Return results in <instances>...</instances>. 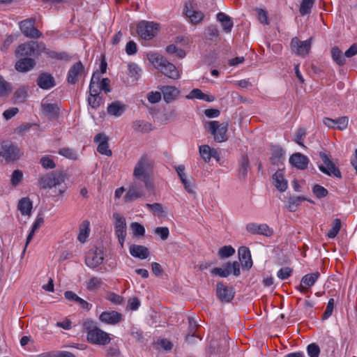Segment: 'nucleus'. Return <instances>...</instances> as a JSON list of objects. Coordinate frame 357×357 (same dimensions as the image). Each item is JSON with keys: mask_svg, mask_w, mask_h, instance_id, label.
<instances>
[{"mask_svg": "<svg viewBox=\"0 0 357 357\" xmlns=\"http://www.w3.org/2000/svg\"><path fill=\"white\" fill-rule=\"evenodd\" d=\"M82 328L83 332L86 333V340L89 343L98 346H105L111 343L109 334L100 329L97 322L91 319L83 320Z\"/></svg>", "mask_w": 357, "mask_h": 357, "instance_id": "obj_1", "label": "nucleus"}, {"mask_svg": "<svg viewBox=\"0 0 357 357\" xmlns=\"http://www.w3.org/2000/svg\"><path fill=\"white\" fill-rule=\"evenodd\" d=\"M153 163L149 156L143 155L138 160L133 169V176L142 181L149 191L154 190V183L151 178Z\"/></svg>", "mask_w": 357, "mask_h": 357, "instance_id": "obj_2", "label": "nucleus"}, {"mask_svg": "<svg viewBox=\"0 0 357 357\" xmlns=\"http://www.w3.org/2000/svg\"><path fill=\"white\" fill-rule=\"evenodd\" d=\"M45 50V45L43 43L31 40L18 45L15 51V55L17 58L35 59Z\"/></svg>", "mask_w": 357, "mask_h": 357, "instance_id": "obj_3", "label": "nucleus"}, {"mask_svg": "<svg viewBox=\"0 0 357 357\" xmlns=\"http://www.w3.org/2000/svg\"><path fill=\"white\" fill-rule=\"evenodd\" d=\"M150 61L155 68L163 75L172 79H178L180 74L176 67L169 62L165 57L156 54L151 56Z\"/></svg>", "mask_w": 357, "mask_h": 357, "instance_id": "obj_4", "label": "nucleus"}, {"mask_svg": "<svg viewBox=\"0 0 357 357\" xmlns=\"http://www.w3.org/2000/svg\"><path fill=\"white\" fill-rule=\"evenodd\" d=\"M23 152L14 143L6 140L0 143V158L6 162H14L22 158Z\"/></svg>", "mask_w": 357, "mask_h": 357, "instance_id": "obj_5", "label": "nucleus"}, {"mask_svg": "<svg viewBox=\"0 0 357 357\" xmlns=\"http://www.w3.org/2000/svg\"><path fill=\"white\" fill-rule=\"evenodd\" d=\"M65 179L66 175L63 172H52L40 176L38 183L42 189L52 188L63 183Z\"/></svg>", "mask_w": 357, "mask_h": 357, "instance_id": "obj_6", "label": "nucleus"}, {"mask_svg": "<svg viewBox=\"0 0 357 357\" xmlns=\"http://www.w3.org/2000/svg\"><path fill=\"white\" fill-rule=\"evenodd\" d=\"M159 24L153 22L142 21L137 26L138 35L144 40H151L157 34Z\"/></svg>", "mask_w": 357, "mask_h": 357, "instance_id": "obj_7", "label": "nucleus"}, {"mask_svg": "<svg viewBox=\"0 0 357 357\" xmlns=\"http://www.w3.org/2000/svg\"><path fill=\"white\" fill-rule=\"evenodd\" d=\"M208 131L213 135L214 139L217 142H222L227 139L226 133L228 129L227 123H220L217 121H208Z\"/></svg>", "mask_w": 357, "mask_h": 357, "instance_id": "obj_8", "label": "nucleus"}, {"mask_svg": "<svg viewBox=\"0 0 357 357\" xmlns=\"http://www.w3.org/2000/svg\"><path fill=\"white\" fill-rule=\"evenodd\" d=\"M114 219V231L121 248L124 246V241L127 235V227L126 218L118 213H113Z\"/></svg>", "mask_w": 357, "mask_h": 357, "instance_id": "obj_9", "label": "nucleus"}, {"mask_svg": "<svg viewBox=\"0 0 357 357\" xmlns=\"http://www.w3.org/2000/svg\"><path fill=\"white\" fill-rule=\"evenodd\" d=\"M183 14L194 25L200 24L204 18V14L202 11L195 9L191 1L185 2Z\"/></svg>", "mask_w": 357, "mask_h": 357, "instance_id": "obj_10", "label": "nucleus"}, {"mask_svg": "<svg viewBox=\"0 0 357 357\" xmlns=\"http://www.w3.org/2000/svg\"><path fill=\"white\" fill-rule=\"evenodd\" d=\"M35 22L36 18L31 17L20 23V29L26 37L37 39L42 36V33L34 27Z\"/></svg>", "mask_w": 357, "mask_h": 357, "instance_id": "obj_11", "label": "nucleus"}, {"mask_svg": "<svg viewBox=\"0 0 357 357\" xmlns=\"http://www.w3.org/2000/svg\"><path fill=\"white\" fill-rule=\"evenodd\" d=\"M231 272L235 276H238L241 274L240 265L238 261L228 262L225 264L224 268H214L211 271L212 275H218L222 278H227Z\"/></svg>", "mask_w": 357, "mask_h": 357, "instance_id": "obj_12", "label": "nucleus"}, {"mask_svg": "<svg viewBox=\"0 0 357 357\" xmlns=\"http://www.w3.org/2000/svg\"><path fill=\"white\" fill-rule=\"evenodd\" d=\"M143 197H144V192L142 185L137 181H133L130 184L124 196V202L126 203L132 202Z\"/></svg>", "mask_w": 357, "mask_h": 357, "instance_id": "obj_13", "label": "nucleus"}, {"mask_svg": "<svg viewBox=\"0 0 357 357\" xmlns=\"http://www.w3.org/2000/svg\"><path fill=\"white\" fill-rule=\"evenodd\" d=\"M319 155L325 165V166H319L320 171L327 175H333L335 177L341 178L342 176L339 169L335 167L328 155L324 152H320Z\"/></svg>", "mask_w": 357, "mask_h": 357, "instance_id": "obj_14", "label": "nucleus"}, {"mask_svg": "<svg viewBox=\"0 0 357 357\" xmlns=\"http://www.w3.org/2000/svg\"><path fill=\"white\" fill-rule=\"evenodd\" d=\"M291 51L296 55L305 56L309 54L311 48V40L301 41L297 37H294L291 41Z\"/></svg>", "mask_w": 357, "mask_h": 357, "instance_id": "obj_15", "label": "nucleus"}, {"mask_svg": "<svg viewBox=\"0 0 357 357\" xmlns=\"http://www.w3.org/2000/svg\"><path fill=\"white\" fill-rule=\"evenodd\" d=\"M103 259V251L100 248H96L86 253L85 263L89 268H94L101 264Z\"/></svg>", "mask_w": 357, "mask_h": 357, "instance_id": "obj_16", "label": "nucleus"}, {"mask_svg": "<svg viewBox=\"0 0 357 357\" xmlns=\"http://www.w3.org/2000/svg\"><path fill=\"white\" fill-rule=\"evenodd\" d=\"M235 291L233 287H228L222 282H218L216 285V296L222 303H229L234 297Z\"/></svg>", "mask_w": 357, "mask_h": 357, "instance_id": "obj_17", "label": "nucleus"}, {"mask_svg": "<svg viewBox=\"0 0 357 357\" xmlns=\"http://www.w3.org/2000/svg\"><path fill=\"white\" fill-rule=\"evenodd\" d=\"M123 314L119 312L105 311L99 316V320L106 324L116 325L123 321Z\"/></svg>", "mask_w": 357, "mask_h": 357, "instance_id": "obj_18", "label": "nucleus"}, {"mask_svg": "<svg viewBox=\"0 0 357 357\" xmlns=\"http://www.w3.org/2000/svg\"><path fill=\"white\" fill-rule=\"evenodd\" d=\"M320 273L316 271L312 273L305 275L301 280L300 285L297 287V289L301 293H307L310 288L312 287L317 279L319 278Z\"/></svg>", "mask_w": 357, "mask_h": 357, "instance_id": "obj_19", "label": "nucleus"}, {"mask_svg": "<svg viewBox=\"0 0 357 357\" xmlns=\"http://www.w3.org/2000/svg\"><path fill=\"white\" fill-rule=\"evenodd\" d=\"M109 137L105 134L98 133L94 137V142L98 144L97 151L107 156H111L112 151L109 148Z\"/></svg>", "mask_w": 357, "mask_h": 357, "instance_id": "obj_20", "label": "nucleus"}, {"mask_svg": "<svg viewBox=\"0 0 357 357\" xmlns=\"http://www.w3.org/2000/svg\"><path fill=\"white\" fill-rule=\"evenodd\" d=\"M246 230L252 234L264 235L265 236H271L273 233V229L267 225H257L253 222L249 223L246 225Z\"/></svg>", "mask_w": 357, "mask_h": 357, "instance_id": "obj_21", "label": "nucleus"}, {"mask_svg": "<svg viewBox=\"0 0 357 357\" xmlns=\"http://www.w3.org/2000/svg\"><path fill=\"white\" fill-rule=\"evenodd\" d=\"M84 72V66L82 63L79 61L74 63L70 68L68 76L67 82L68 84H75L77 81L79 76Z\"/></svg>", "mask_w": 357, "mask_h": 357, "instance_id": "obj_22", "label": "nucleus"}, {"mask_svg": "<svg viewBox=\"0 0 357 357\" xmlns=\"http://www.w3.org/2000/svg\"><path fill=\"white\" fill-rule=\"evenodd\" d=\"M36 83L43 90L50 89L56 85L54 77L47 73H40L37 78Z\"/></svg>", "mask_w": 357, "mask_h": 357, "instance_id": "obj_23", "label": "nucleus"}, {"mask_svg": "<svg viewBox=\"0 0 357 357\" xmlns=\"http://www.w3.org/2000/svg\"><path fill=\"white\" fill-rule=\"evenodd\" d=\"M18 60L15 64V68L20 73H26L32 70L36 62L33 58H17Z\"/></svg>", "mask_w": 357, "mask_h": 357, "instance_id": "obj_24", "label": "nucleus"}, {"mask_svg": "<svg viewBox=\"0 0 357 357\" xmlns=\"http://www.w3.org/2000/svg\"><path fill=\"white\" fill-rule=\"evenodd\" d=\"M289 162L292 166L303 170L307 168L309 159L300 153H295L290 156Z\"/></svg>", "mask_w": 357, "mask_h": 357, "instance_id": "obj_25", "label": "nucleus"}, {"mask_svg": "<svg viewBox=\"0 0 357 357\" xmlns=\"http://www.w3.org/2000/svg\"><path fill=\"white\" fill-rule=\"evenodd\" d=\"M238 257L243 268L250 269L252 266L250 251L246 247H241L238 249Z\"/></svg>", "mask_w": 357, "mask_h": 357, "instance_id": "obj_26", "label": "nucleus"}, {"mask_svg": "<svg viewBox=\"0 0 357 357\" xmlns=\"http://www.w3.org/2000/svg\"><path fill=\"white\" fill-rule=\"evenodd\" d=\"M163 95L164 100L166 102H170L176 99L180 93V91L175 86H162L159 87Z\"/></svg>", "mask_w": 357, "mask_h": 357, "instance_id": "obj_27", "label": "nucleus"}, {"mask_svg": "<svg viewBox=\"0 0 357 357\" xmlns=\"http://www.w3.org/2000/svg\"><path fill=\"white\" fill-rule=\"evenodd\" d=\"M273 185L280 192H284L287 188V182L284 178V173L282 169H279L273 175Z\"/></svg>", "mask_w": 357, "mask_h": 357, "instance_id": "obj_28", "label": "nucleus"}, {"mask_svg": "<svg viewBox=\"0 0 357 357\" xmlns=\"http://www.w3.org/2000/svg\"><path fill=\"white\" fill-rule=\"evenodd\" d=\"M43 114L52 120L58 117L59 114V108L56 104L45 102L42 104Z\"/></svg>", "mask_w": 357, "mask_h": 357, "instance_id": "obj_29", "label": "nucleus"}, {"mask_svg": "<svg viewBox=\"0 0 357 357\" xmlns=\"http://www.w3.org/2000/svg\"><path fill=\"white\" fill-rule=\"evenodd\" d=\"M129 250L132 256L141 259H146L149 255V249L143 245L132 244Z\"/></svg>", "mask_w": 357, "mask_h": 357, "instance_id": "obj_30", "label": "nucleus"}, {"mask_svg": "<svg viewBox=\"0 0 357 357\" xmlns=\"http://www.w3.org/2000/svg\"><path fill=\"white\" fill-rule=\"evenodd\" d=\"M65 298L68 301H72L79 305L80 307L83 310H89L91 305L82 298L79 297L76 294L71 291H66L64 293Z\"/></svg>", "mask_w": 357, "mask_h": 357, "instance_id": "obj_31", "label": "nucleus"}, {"mask_svg": "<svg viewBox=\"0 0 357 357\" xmlns=\"http://www.w3.org/2000/svg\"><path fill=\"white\" fill-rule=\"evenodd\" d=\"M217 20L220 22L222 29L225 33H230L231 31L234 23L229 15L220 12L217 14Z\"/></svg>", "mask_w": 357, "mask_h": 357, "instance_id": "obj_32", "label": "nucleus"}, {"mask_svg": "<svg viewBox=\"0 0 357 357\" xmlns=\"http://www.w3.org/2000/svg\"><path fill=\"white\" fill-rule=\"evenodd\" d=\"M284 158V151L279 146H274L272 149V155L270 161L272 165L280 166L282 165Z\"/></svg>", "mask_w": 357, "mask_h": 357, "instance_id": "obj_33", "label": "nucleus"}, {"mask_svg": "<svg viewBox=\"0 0 357 357\" xmlns=\"http://www.w3.org/2000/svg\"><path fill=\"white\" fill-rule=\"evenodd\" d=\"M186 98L203 100L204 101L209 102H213L215 100V97L213 96L204 93L199 89H192L190 92V93L188 96H186Z\"/></svg>", "mask_w": 357, "mask_h": 357, "instance_id": "obj_34", "label": "nucleus"}, {"mask_svg": "<svg viewBox=\"0 0 357 357\" xmlns=\"http://www.w3.org/2000/svg\"><path fill=\"white\" fill-rule=\"evenodd\" d=\"M250 161L248 155H243L241 156L240 162H239V167L238 170V177L240 179H245L248 169L250 167Z\"/></svg>", "mask_w": 357, "mask_h": 357, "instance_id": "obj_35", "label": "nucleus"}, {"mask_svg": "<svg viewBox=\"0 0 357 357\" xmlns=\"http://www.w3.org/2000/svg\"><path fill=\"white\" fill-rule=\"evenodd\" d=\"M188 333L185 336V340L188 343H193V339L195 337H199L196 335V331L198 329L199 326L197 324L196 321L192 317H188Z\"/></svg>", "mask_w": 357, "mask_h": 357, "instance_id": "obj_36", "label": "nucleus"}, {"mask_svg": "<svg viewBox=\"0 0 357 357\" xmlns=\"http://www.w3.org/2000/svg\"><path fill=\"white\" fill-rule=\"evenodd\" d=\"M125 105L121 103L119 101L112 102L107 107V113L110 115L119 116L125 111Z\"/></svg>", "mask_w": 357, "mask_h": 357, "instance_id": "obj_37", "label": "nucleus"}, {"mask_svg": "<svg viewBox=\"0 0 357 357\" xmlns=\"http://www.w3.org/2000/svg\"><path fill=\"white\" fill-rule=\"evenodd\" d=\"M18 209L24 215H30L32 209V202L28 197L21 199L18 203Z\"/></svg>", "mask_w": 357, "mask_h": 357, "instance_id": "obj_38", "label": "nucleus"}, {"mask_svg": "<svg viewBox=\"0 0 357 357\" xmlns=\"http://www.w3.org/2000/svg\"><path fill=\"white\" fill-rule=\"evenodd\" d=\"M100 81V75L98 72L93 73L90 84H89V95H98L100 90L98 85Z\"/></svg>", "mask_w": 357, "mask_h": 357, "instance_id": "obj_39", "label": "nucleus"}, {"mask_svg": "<svg viewBox=\"0 0 357 357\" xmlns=\"http://www.w3.org/2000/svg\"><path fill=\"white\" fill-rule=\"evenodd\" d=\"M132 128L137 132H148L152 130V125L143 120H136L132 123Z\"/></svg>", "mask_w": 357, "mask_h": 357, "instance_id": "obj_40", "label": "nucleus"}, {"mask_svg": "<svg viewBox=\"0 0 357 357\" xmlns=\"http://www.w3.org/2000/svg\"><path fill=\"white\" fill-rule=\"evenodd\" d=\"M13 90L12 84L0 75V98L8 96Z\"/></svg>", "mask_w": 357, "mask_h": 357, "instance_id": "obj_41", "label": "nucleus"}, {"mask_svg": "<svg viewBox=\"0 0 357 357\" xmlns=\"http://www.w3.org/2000/svg\"><path fill=\"white\" fill-rule=\"evenodd\" d=\"M331 56L333 60L338 66H342L346 63L345 56L343 55L342 52L339 47L335 46L331 49Z\"/></svg>", "mask_w": 357, "mask_h": 357, "instance_id": "obj_42", "label": "nucleus"}, {"mask_svg": "<svg viewBox=\"0 0 357 357\" xmlns=\"http://www.w3.org/2000/svg\"><path fill=\"white\" fill-rule=\"evenodd\" d=\"M204 36L206 39L217 42L219 38V31L215 26L210 25L206 28Z\"/></svg>", "mask_w": 357, "mask_h": 357, "instance_id": "obj_43", "label": "nucleus"}, {"mask_svg": "<svg viewBox=\"0 0 357 357\" xmlns=\"http://www.w3.org/2000/svg\"><path fill=\"white\" fill-rule=\"evenodd\" d=\"M27 97V90L25 87L18 88L13 94V102L19 104L24 102Z\"/></svg>", "mask_w": 357, "mask_h": 357, "instance_id": "obj_44", "label": "nucleus"}, {"mask_svg": "<svg viewBox=\"0 0 357 357\" xmlns=\"http://www.w3.org/2000/svg\"><path fill=\"white\" fill-rule=\"evenodd\" d=\"M307 199L303 196L290 197L288 201V208L290 211L294 212L297 210L298 206L301 202L305 201Z\"/></svg>", "mask_w": 357, "mask_h": 357, "instance_id": "obj_45", "label": "nucleus"}, {"mask_svg": "<svg viewBox=\"0 0 357 357\" xmlns=\"http://www.w3.org/2000/svg\"><path fill=\"white\" fill-rule=\"evenodd\" d=\"M88 104L93 109L98 108L103 102L102 97L98 95H89L87 99Z\"/></svg>", "mask_w": 357, "mask_h": 357, "instance_id": "obj_46", "label": "nucleus"}, {"mask_svg": "<svg viewBox=\"0 0 357 357\" xmlns=\"http://www.w3.org/2000/svg\"><path fill=\"white\" fill-rule=\"evenodd\" d=\"M107 357H117L121 355L120 348L116 342L111 344L105 350Z\"/></svg>", "mask_w": 357, "mask_h": 357, "instance_id": "obj_47", "label": "nucleus"}, {"mask_svg": "<svg viewBox=\"0 0 357 357\" xmlns=\"http://www.w3.org/2000/svg\"><path fill=\"white\" fill-rule=\"evenodd\" d=\"M89 222L84 221L79 227V232L77 236V239L81 243H84L86 240L89 231Z\"/></svg>", "mask_w": 357, "mask_h": 357, "instance_id": "obj_48", "label": "nucleus"}, {"mask_svg": "<svg viewBox=\"0 0 357 357\" xmlns=\"http://www.w3.org/2000/svg\"><path fill=\"white\" fill-rule=\"evenodd\" d=\"M58 153L68 159L75 160L77 159V153L72 149L63 147L59 150Z\"/></svg>", "mask_w": 357, "mask_h": 357, "instance_id": "obj_49", "label": "nucleus"}, {"mask_svg": "<svg viewBox=\"0 0 357 357\" xmlns=\"http://www.w3.org/2000/svg\"><path fill=\"white\" fill-rule=\"evenodd\" d=\"M199 154L206 162H208L211 158L212 151L209 146L202 145L199 148Z\"/></svg>", "mask_w": 357, "mask_h": 357, "instance_id": "obj_50", "label": "nucleus"}, {"mask_svg": "<svg viewBox=\"0 0 357 357\" xmlns=\"http://www.w3.org/2000/svg\"><path fill=\"white\" fill-rule=\"evenodd\" d=\"M313 4L314 0H303L299 8L301 15H305L310 13Z\"/></svg>", "mask_w": 357, "mask_h": 357, "instance_id": "obj_51", "label": "nucleus"}, {"mask_svg": "<svg viewBox=\"0 0 357 357\" xmlns=\"http://www.w3.org/2000/svg\"><path fill=\"white\" fill-rule=\"evenodd\" d=\"M341 227V221L339 218H335L333 222V227L328 232V237L329 238H335L338 234Z\"/></svg>", "mask_w": 357, "mask_h": 357, "instance_id": "obj_52", "label": "nucleus"}, {"mask_svg": "<svg viewBox=\"0 0 357 357\" xmlns=\"http://www.w3.org/2000/svg\"><path fill=\"white\" fill-rule=\"evenodd\" d=\"M235 253V250L231 245H225L218 251V256L223 259L232 256Z\"/></svg>", "mask_w": 357, "mask_h": 357, "instance_id": "obj_53", "label": "nucleus"}, {"mask_svg": "<svg viewBox=\"0 0 357 357\" xmlns=\"http://www.w3.org/2000/svg\"><path fill=\"white\" fill-rule=\"evenodd\" d=\"M312 192L318 199L324 198L328 194V190L325 188L318 184H315L313 186Z\"/></svg>", "mask_w": 357, "mask_h": 357, "instance_id": "obj_54", "label": "nucleus"}, {"mask_svg": "<svg viewBox=\"0 0 357 357\" xmlns=\"http://www.w3.org/2000/svg\"><path fill=\"white\" fill-rule=\"evenodd\" d=\"M307 353L310 357H319L320 354V348L315 343L310 344L307 347Z\"/></svg>", "mask_w": 357, "mask_h": 357, "instance_id": "obj_55", "label": "nucleus"}, {"mask_svg": "<svg viewBox=\"0 0 357 357\" xmlns=\"http://www.w3.org/2000/svg\"><path fill=\"white\" fill-rule=\"evenodd\" d=\"M40 163L44 169H54L56 167L54 161L49 156L42 157Z\"/></svg>", "mask_w": 357, "mask_h": 357, "instance_id": "obj_56", "label": "nucleus"}, {"mask_svg": "<svg viewBox=\"0 0 357 357\" xmlns=\"http://www.w3.org/2000/svg\"><path fill=\"white\" fill-rule=\"evenodd\" d=\"M23 178V173L20 169H16L13 172V174L11 175V184L13 186H17L22 180Z\"/></svg>", "mask_w": 357, "mask_h": 357, "instance_id": "obj_57", "label": "nucleus"}, {"mask_svg": "<svg viewBox=\"0 0 357 357\" xmlns=\"http://www.w3.org/2000/svg\"><path fill=\"white\" fill-rule=\"evenodd\" d=\"M154 233L155 235L159 236L162 241L167 240L169 235V231L167 227H156Z\"/></svg>", "mask_w": 357, "mask_h": 357, "instance_id": "obj_58", "label": "nucleus"}, {"mask_svg": "<svg viewBox=\"0 0 357 357\" xmlns=\"http://www.w3.org/2000/svg\"><path fill=\"white\" fill-rule=\"evenodd\" d=\"M130 228L132 230L134 236H144L145 233V229L144 226L138 222H132L130 225Z\"/></svg>", "mask_w": 357, "mask_h": 357, "instance_id": "obj_59", "label": "nucleus"}, {"mask_svg": "<svg viewBox=\"0 0 357 357\" xmlns=\"http://www.w3.org/2000/svg\"><path fill=\"white\" fill-rule=\"evenodd\" d=\"M102 284L100 278L97 277L91 278L87 284V289L90 291L98 289Z\"/></svg>", "mask_w": 357, "mask_h": 357, "instance_id": "obj_60", "label": "nucleus"}, {"mask_svg": "<svg viewBox=\"0 0 357 357\" xmlns=\"http://www.w3.org/2000/svg\"><path fill=\"white\" fill-rule=\"evenodd\" d=\"M292 272H293V270L291 268L287 267V266L284 267V268H280L278 271V272L277 273V276L282 280H287V278H289L291 276Z\"/></svg>", "mask_w": 357, "mask_h": 357, "instance_id": "obj_61", "label": "nucleus"}, {"mask_svg": "<svg viewBox=\"0 0 357 357\" xmlns=\"http://www.w3.org/2000/svg\"><path fill=\"white\" fill-rule=\"evenodd\" d=\"M129 75L131 77H134L135 79H137L140 75L141 69L140 68L134 63L128 65Z\"/></svg>", "mask_w": 357, "mask_h": 357, "instance_id": "obj_62", "label": "nucleus"}, {"mask_svg": "<svg viewBox=\"0 0 357 357\" xmlns=\"http://www.w3.org/2000/svg\"><path fill=\"white\" fill-rule=\"evenodd\" d=\"M349 119L347 116H342L335 119V128L344 130L347 128Z\"/></svg>", "mask_w": 357, "mask_h": 357, "instance_id": "obj_63", "label": "nucleus"}, {"mask_svg": "<svg viewBox=\"0 0 357 357\" xmlns=\"http://www.w3.org/2000/svg\"><path fill=\"white\" fill-rule=\"evenodd\" d=\"M106 299L116 305L121 304L123 301V297L113 292H109L107 294Z\"/></svg>", "mask_w": 357, "mask_h": 357, "instance_id": "obj_64", "label": "nucleus"}]
</instances>
